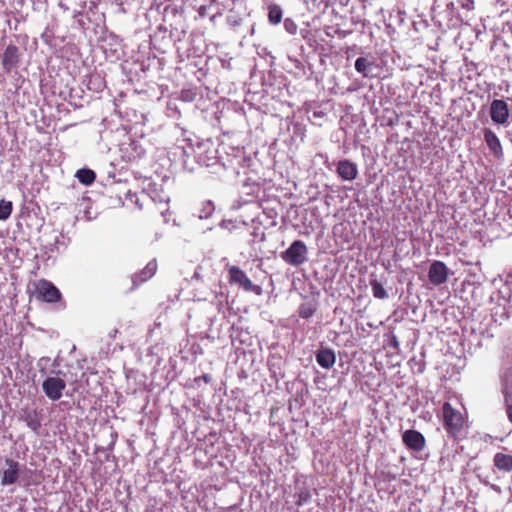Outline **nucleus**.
Wrapping results in <instances>:
<instances>
[{
    "label": "nucleus",
    "mask_w": 512,
    "mask_h": 512,
    "mask_svg": "<svg viewBox=\"0 0 512 512\" xmlns=\"http://www.w3.org/2000/svg\"><path fill=\"white\" fill-rule=\"evenodd\" d=\"M483 133L484 141L488 146L490 152L493 154V156L497 159L502 158L504 153L498 136L490 128L484 129Z\"/></svg>",
    "instance_id": "obj_10"
},
{
    "label": "nucleus",
    "mask_w": 512,
    "mask_h": 512,
    "mask_svg": "<svg viewBox=\"0 0 512 512\" xmlns=\"http://www.w3.org/2000/svg\"><path fill=\"white\" fill-rule=\"evenodd\" d=\"M66 388V382L59 377H48L42 383L45 395L52 401L59 400Z\"/></svg>",
    "instance_id": "obj_4"
},
{
    "label": "nucleus",
    "mask_w": 512,
    "mask_h": 512,
    "mask_svg": "<svg viewBox=\"0 0 512 512\" xmlns=\"http://www.w3.org/2000/svg\"><path fill=\"white\" fill-rule=\"evenodd\" d=\"M494 466L502 472L512 471V455L498 452L493 457Z\"/></svg>",
    "instance_id": "obj_15"
},
{
    "label": "nucleus",
    "mask_w": 512,
    "mask_h": 512,
    "mask_svg": "<svg viewBox=\"0 0 512 512\" xmlns=\"http://www.w3.org/2000/svg\"><path fill=\"white\" fill-rule=\"evenodd\" d=\"M163 195L161 194H157L155 196H151V198L154 200V201H159V202H168V196L162 191Z\"/></svg>",
    "instance_id": "obj_24"
},
{
    "label": "nucleus",
    "mask_w": 512,
    "mask_h": 512,
    "mask_svg": "<svg viewBox=\"0 0 512 512\" xmlns=\"http://www.w3.org/2000/svg\"><path fill=\"white\" fill-rule=\"evenodd\" d=\"M490 117L493 123L504 125L507 123L510 110L508 104L501 99H495L490 104Z\"/></svg>",
    "instance_id": "obj_5"
},
{
    "label": "nucleus",
    "mask_w": 512,
    "mask_h": 512,
    "mask_svg": "<svg viewBox=\"0 0 512 512\" xmlns=\"http://www.w3.org/2000/svg\"><path fill=\"white\" fill-rule=\"evenodd\" d=\"M442 420L445 431L448 436L457 439L464 428V416L455 409L451 403L444 402L442 405Z\"/></svg>",
    "instance_id": "obj_1"
},
{
    "label": "nucleus",
    "mask_w": 512,
    "mask_h": 512,
    "mask_svg": "<svg viewBox=\"0 0 512 512\" xmlns=\"http://www.w3.org/2000/svg\"><path fill=\"white\" fill-rule=\"evenodd\" d=\"M317 363L324 369H330L336 363L335 352L330 348L320 349L316 353Z\"/></svg>",
    "instance_id": "obj_14"
},
{
    "label": "nucleus",
    "mask_w": 512,
    "mask_h": 512,
    "mask_svg": "<svg viewBox=\"0 0 512 512\" xmlns=\"http://www.w3.org/2000/svg\"><path fill=\"white\" fill-rule=\"evenodd\" d=\"M307 246L301 240H295L283 253L282 259L293 266H300L307 259Z\"/></svg>",
    "instance_id": "obj_3"
},
{
    "label": "nucleus",
    "mask_w": 512,
    "mask_h": 512,
    "mask_svg": "<svg viewBox=\"0 0 512 512\" xmlns=\"http://www.w3.org/2000/svg\"><path fill=\"white\" fill-rule=\"evenodd\" d=\"M75 176L78 181L84 185H91L96 179L95 172L86 168L79 169Z\"/></svg>",
    "instance_id": "obj_17"
},
{
    "label": "nucleus",
    "mask_w": 512,
    "mask_h": 512,
    "mask_svg": "<svg viewBox=\"0 0 512 512\" xmlns=\"http://www.w3.org/2000/svg\"><path fill=\"white\" fill-rule=\"evenodd\" d=\"M370 285L372 289V294L377 299H385L387 298V292L384 289L383 285L377 279H371Z\"/></svg>",
    "instance_id": "obj_19"
},
{
    "label": "nucleus",
    "mask_w": 512,
    "mask_h": 512,
    "mask_svg": "<svg viewBox=\"0 0 512 512\" xmlns=\"http://www.w3.org/2000/svg\"><path fill=\"white\" fill-rule=\"evenodd\" d=\"M13 211V203L11 201L1 199L0 200V220H7Z\"/></svg>",
    "instance_id": "obj_20"
},
{
    "label": "nucleus",
    "mask_w": 512,
    "mask_h": 512,
    "mask_svg": "<svg viewBox=\"0 0 512 512\" xmlns=\"http://www.w3.org/2000/svg\"><path fill=\"white\" fill-rule=\"evenodd\" d=\"M32 295L39 301L56 303L61 300L60 290L46 279L36 280L32 283Z\"/></svg>",
    "instance_id": "obj_2"
},
{
    "label": "nucleus",
    "mask_w": 512,
    "mask_h": 512,
    "mask_svg": "<svg viewBox=\"0 0 512 512\" xmlns=\"http://www.w3.org/2000/svg\"><path fill=\"white\" fill-rule=\"evenodd\" d=\"M203 380L206 382V383H209L210 382V377L208 375H203Z\"/></svg>",
    "instance_id": "obj_27"
},
{
    "label": "nucleus",
    "mask_w": 512,
    "mask_h": 512,
    "mask_svg": "<svg viewBox=\"0 0 512 512\" xmlns=\"http://www.w3.org/2000/svg\"><path fill=\"white\" fill-rule=\"evenodd\" d=\"M462 7L467 10L474 9V1L473 0H465V2L462 4Z\"/></svg>",
    "instance_id": "obj_25"
},
{
    "label": "nucleus",
    "mask_w": 512,
    "mask_h": 512,
    "mask_svg": "<svg viewBox=\"0 0 512 512\" xmlns=\"http://www.w3.org/2000/svg\"><path fill=\"white\" fill-rule=\"evenodd\" d=\"M337 174L343 180L352 181L357 177L358 169L350 160H341L337 165Z\"/></svg>",
    "instance_id": "obj_12"
},
{
    "label": "nucleus",
    "mask_w": 512,
    "mask_h": 512,
    "mask_svg": "<svg viewBox=\"0 0 512 512\" xmlns=\"http://www.w3.org/2000/svg\"><path fill=\"white\" fill-rule=\"evenodd\" d=\"M362 1L365 3V2H368L369 0H362Z\"/></svg>",
    "instance_id": "obj_28"
},
{
    "label": "nucleus",
    "mask_w": 512,
    "mask_h": 512,
    "mask_svg": "<svg viewBox=\"0 0 512 512\" xmlns=\"http://www.w3.org/2000/svg\"><path fill=\"white\" fill-rule=\"evenodd\" d=\"M20 54L19 48L14 44H9L1 57V64L6 72H10L19 64Z\"/></svg>",
    "instance_id": "obj_8"
},
{
    "label": "nucleus",
    "mask_w": 512,
    "mask_h": 512,
    "mask_svg": "<svg viewBox=\"0 0 512 512\" xmlns=\"http://www.w3.org/2000/svg\"><path fill=\"white\" fill-rule=\"evenodd\" d=\"M229 282L239 285V287H242L246 291L253 289L251 280L246 276L244 271L236 266H231L229 268Z\"/></svg>",
    "instance_id": "obj_11"
},
{
    "label": "nucleus",
    "mask_w": 512,
    "mask_h": 512,
    "mask_svg": "<svg viewBox=\"0 0 512 512\" xmlns=\"http://www.w3.org/2000/svg\"><path fill=\"white\" fill-rule=\"evenodd\" d=\"M374 64V61L369 60L367 57H359L355 61V70L363 77H369V72Z\"/></svg>",
    "instance_id": "obj_16"
},
{
    "label": "nucleus",
    "mask_w": 512,
    "mask_h": 512,
    "mask_svg": "<svg viewBox=\"0 0 512 512\" xmlns=\"http://www.w3.org/2000/svg\"><path fill=\"white\" fill-rule=\"evenodd\" d=\"M284 27L285 30L291 35H295L297 33V24L290 18H286L284 20Z\"/></svg>",
    "instance_id": "obj_22"
},
{
    "label": "nucleus",
    "mask_w": 512,
    "mask_h": 512,
    "mask_svg": "<svg viewBox=\"0 0 512 512\" xmlns=\"http://www.w3.org/2000/svg\"><path fill=\"white\" fill-rule=\"evenodd\" d=\"M402 441L408 449L417 452L422 451L426 444L423 434L414 429L406 430L402 434Z\"/></svg>",
    "instance_id": "obj_6"
},
{
    "label": "nucleus",
    "mask_w": 512,
    "mask_h": 512,
    "mask_svg": "<svg viewBox=\"0 0 512 512\" xmlns=\"http://www.w3.org/2000/svg\"><path fill=\"white\" fill-rule=\"evenodd\" d=\"M314 311L315 310L310 306L303 305L299 309V316L303 319H307L313 315Z\"/></svg>",
    "instance_id": "obj_23"
},
{
    "label": "nucleus",
    "mask_w": 512,
    "mask_h": 512,
    "mask_svg": "<svg viewBox=\"0 0 512 512\" xmlns=\"http://www.w3.org/2000/svg\"><path fill=\"white\" fill-rule=\"evenodd\" d=\"M25 422L27 424V426L34 432H37L38 429L40 428L41 426V423L40 421L38 420L37 416L34 414V415H31V414H28L26 417H25Z\"/></svg>",
    "instance_id": "obj_21"
},
{
    "label": "nucleus",
    "mask_w": 512,
    "mask_h": 512,
    "mask_svg": "<svg viewBox=\"0 0 512 512\" xmlns=\"http://www.w3.org/2000/svg\"><path fill=\"white\" fill-rule=\"evenodd\" d=\"M268 19L271 24H278L282 19V10L278 5H269L268 7Z\"/></svg>",
    "instance_id": "obj_18"
},
{
    "label": "nucleus",
    "mask_w": 512,
    "mask_h": 512,
    "mask_svg": "<svg viewBox=\"0 0 512 512\" xmlns=\"http://www.w3.org/2000/svg\"><path fill=\"white\" fill-rule=\"evenodd\" d=\"M428 278L429 281L436 286L445 283L448 278V268L446 264L442 261H434L430 265Z\"/></svg>",
    "instance_id": "obj_7"
},
{
    "label": "nucleus",
    "mask_w": 512,
    "mask_h": 512,
    "mask_svg": "<svg viewBox=\"0 0 512 512\" xmlns=\"http://www.w3.org/2000/svg\"><path fill=\"white\" fill-rule=\"evenodd\" d=\"M6 463L9 467H8V469L3 471L2 478H1V484L2 485H11V484L16 483V481L18 479L19 463L12 459H7Z\"/></svg>",
    "instance_id": "obj_13"
},
{
    "label": "nucleus",
    "mask_w": 512,
    "mask_h": 512,
    "mask_svg": "<svg viewBox=\"0 0 512 512\" xmlns=\"http://www.w3.org/2000/svg\"><path fill=\"white\" fill-rule=\"evenodd\" d=\"M506 414H507L509 421L512 423V404L506 405Z\"/></svg>",
    "instance_id": "obj_26"
},
{
    "label": "nucleus",
    "mask_w": 512,
    "mask_h": 512,
    "mask_svg": "<svg viewBox=\"0 0 512 512\" xmlns=\"http://www.w3.org/2000/svg\"><path fill=\"white\" fill-rule=\"evenodd\" d=\"M157 269L158 264L156 260H151L142 270L134 273L131 277L133 283L132 289H135L150 280L156 274Z\"/></svg>",
    "instance_id": "obj_9"
}]
</instances>
